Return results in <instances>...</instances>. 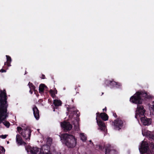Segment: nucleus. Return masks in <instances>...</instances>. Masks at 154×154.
Returning a JSON list of instances; mask_svg holds the SVG:
<instances>
[{
	"instance_id": "20e7f679",
	"label": "nucleus",
	"mask_w": 154,
	"mask_h": 154,
	"mask_svg": "<svg viewBox=\"0 0 154 154\" xmlns=\"http://www.w3.org/2000/svg\"><path fill=\"white\" fill-rule=\"evenodd\" d=\"M68 111L69 113V116L71 118H73L74 116L75 115L76 116V119H74L72 122V125L74 127V128L75 130H77L78 128L79 125V120L78 119V118L79 116V113H78V110L74 107L70 108L68 109Z\"/></svg>"
},
{
	"instance_id": "a18cd8bd",
	"label": "nucleus",
	"mask_w": 154,
	"mask_h": 154,
	"mask_svg": "<svg viewBox=\"0 0 154 154\" xmlns=\"http://www.w3.org/2000/svg\"><path fill=\"white\" fill-rule=\"evenodd\" d=\"M78 87H80V86H78Z\"/></svg>"
},
{
	"instance_id": "2eb2a0df",
	"label": "nucleus",
	"mask_w": 154,
	"mask_h": 154,
	"mask_svg": "<svg viewBox=\"0 0 154 154\" xmlns=\"http://www.w3.org/2000/svg\"><path fill=\"white\" fill-rule=\"evenodd\" d=\"M48 89L47 86L44 84H41L39 85V91L40 93H43L44 92V90L46 89V90Z\"/></svg>"
},
{
	"instance_id": "58836bf2",
	"label": "nucleus",
	"mask_w": 154,
	"mask_h": 154,
	"mask_svg": "<svg viewBox=\"0 0 154 154\" xmlns=\"http://www.w3.org/2000/svg\"><path fill=\"white\" fill-rule=\"evenodd\" d=\"M23 144L24 145H26V143L25 142H24V141H23Z\"/></svg>"
},
{
	"instance_id": "72a5a7b5",
	"label": "nucleus",
	"mask_w": 154,
	"mask_h": 154,
	"mask_svg": "<svg viewBox=\"0 0 154 154\" xmlns=\"http://www.w3.org/2000/svg\"><path fill=\"white\" fill-rule=\"evenodd\" d=\"M113 115L115 118H116L117 116L116 113H113Z\"/></svg>"
},
{
	"instance_id": "f3484780",
	"label": "nucleus",
	"mask_w": 154,
	"mask_h": 154,
	"mask_svg": "<svg viewBox=\"0 0 154 154\" xmlns=\"http://www.w3.org/2000/svg\"><path fill=\"white\" fill-rule=\"evenodd\" d=\"M16 141L18 145H21L23 144V140L21 136L19 134L16 135Z\"/></svg>"
},
{
	"instance_id": "7c9ffc66",
	"label": "nucleus",
	"mask_w": 154,
	"mask_h": 154,
	"mask_svg": "<svg viewBox=\"0 0 154 154\" xmlns=\"http://www.w3.org/2000/svg\"><path fill=\"white\" fill-rule=\"evenodd\" d=\"M150 146L152 147V148L153 149L154 148V143L153 142H151L150 144Z\"/></svg>"
},
{
	"instance_id": "ea45409f",
	"label": "nucleus",
	"mask_w": 154,
	"mask_h": 154,
	"mask_svg": "<svg viewBox=\"0 0 154 154\" xmlns=\"http://www.w3.org/2000/svg\"><path fill=\"white\" fill-rule=\"evenodd\" d=\"M57 91L56 90V91H55V92H54V93H55V94H57Z\"/></svg>"
},
{
	"instance_id": "1a4fd4ad",
	"label": "nucleus",
	"mask_w": 154,
	"mask_h": 154,
	"mask_svg": "<svg viewBox=\"0 0 154 154\" xmlns=\"http://www.w3.org/2000/svg\"><path fill=\"white\" fill-rule=\"evenodd\" d=\"M60 125L61 127L65 131H69L72 128V125L69 122H67L65 121L61 123Z\"/></svg>"
},
{
	"instance_id": "4be33fe9",
	"label": "nucleus",
	"mask_w": 154,
	"mask_h": 154,
	"mask_svg": "<svg viewBox=\"0 0 154 154\" xmlns=\"http://www.w3.org/2000/svg\"><path fill=\"white\" fill-rule=\"evenodd\" d=\"M8 67L6 65H5L3 67V68L0 70V72L2 73L5 72H6L7 69H8Z\"/></svg>"
},
{
	"instance_id": "aec40b11",
	"label": "nucleus",
	"mask_w": 154,
	"mask_h": 154,
	"mask_svg": "<svg viewBox=\"0 0 154 154\" xmlns=\"http://www.w3.org/2000/svg\"><path fill=\"white\" fill-rule=\"evenodd\" d=\"M146 135L151 140H154V134L150 131H148L146 133Z\"/></svg>"
},
{
	"instance_id": "cd10ccee",
	"label": "nucleus",
	"mask_w": 154,
	"mask_h": 154,
	"mask_svg": "<svg viewBox=\"0 0 154 154\" xmlns=\"http://www.w3.org/2000/svg\"><path fill=\"white\" fill-rule=\"evenodd\" d=\"M52 142V139L51 138H48L47 140V143L49 145L51 144Z\"/></svg>"
},
{
	"instance_id": "c85d7f7f",
	"label": "nucleus",
	"mask_w": 154,
	"mask_h": 154,
	"mask_svg": "<svg viewBox=\"0 0 154 154\" xmlns=\"http://www.w3.org/2000/svg\"><path fill=\"white\" fill-rule=\"evenodd\" d=\"M1 151H2V152H5V149L3 147L0 146V152H1Z\"/></svg>"
},
{
	"instance_id": "f03ea898",
	"label": "nucleus",
	"mask_w": 154,
	"mask_h": 154,
	"mask_svg": "<svg viewBox=\"0 0 154 154\" xmlns=\"http://www.w3.org/2000/svg\"><path fill=\"white\" fill-rule=\"evenodd\" d=\"M61 139L63 141L66 145L68 148H74L76 145L77 139L72 134H62Z\"/></svg>"
},
{
	"instance_id": "e433bc0d",
	"label": "nucleus",
	"mask_w": 154,
	"mask_h": 154,
	"mask_svg": "<svg viewBox=\"0 0 154 154\" xmlns=\"http://www.w3.org/2000/svg\"><path fill=\"white\" fill-rule=\"evenodd\" d=\"M6 119V117H2V119L3 122H4V121H5L4 120L5 119Z\"/></svg>"
},
{
	"instance_id": "6e6552de",
	"label": "nucleus",
	"mask_w": 154,
	"mask_h": 154,
	"mask_svg": "<svg viewBox=\"0 0 154 154\" xmlns=\"http://www.w3.org/2000/svg\"><path fill=\"white\" fill-rule=\"evenodd\" d=\"M138 119L140 117V120L143 125L145 126L149 125H150L151 123V119H148L144 116V114L143 115H141L140 117L138 116Z\"/></svg>"
},
{
	"instance_id": "c756f323",
	"label": "nucleus",
	"mask_w": 154,
	"mask_h": 154,
	"mask_svg": "<svg viewBox=\"0 0 154 154\" xmlns=\"http://www.w3.org/2000/svg\"><path fill=\"white\" fill-rule=\"evenodd\" d=\"M7 136L8 135H2L1 136V137L2 139H5L7 137Z\"/></svg>"
},
{
	"instance_id": "f257e3e1",
	"label": "nucleus",
	"mask_w": 154,
	"mask_h": 154,
	"mask_svg": "<svg viewBox=\"0 0 154 154\" xmlns=\"http://www.w3.org/2000/svg\"><path fill=\"white\" fill-rule=\"evenodd\" d=\"M141 91L137 92L130 98V100L132 103L137 104V112L135 114V118L137 119L138 116L140 117L143 115L146 110L142 106L140 105L142 104L143 99L142 98Z\"/></svg>"
},
{
	"instance_id": "423d86ee",
	"label": "nucleus",
	"mask_w": 154,
	"mask_h": 154,
	"mask_svg": "<svg viewBox=\"0 0 154 154\" xmlns=\"http://www.w3.org/2000/svg\"><path fill=\"white\" fill-rule=\"evenodd\" d=\"M49 147L47 146H44L42 147V150L43 151V149L44 150L42 152L41 149L37 147H33L30 149V152L31 154H51L49 153Z\"/></svg>"
},
{
	"instance_id": "b1692460",
	"label": "nucleus",
	"mask_w": 154,
	"mask_h": 154,
	"mask_svg": "<svg viewBox=\"0 0 154 154\" xmlns=\"http://www.w3.org/2000/svg\"><path fill=\"white\" fill-rule=\"evenodd\" d=\"M81 140L83 141H85L87 139L86 137L84 135V134L82 133L81 134Z\"/></svg>"
},
{
	"instance_id": "0eeeda50",
	"label": "nucleus",
	"mask_w": 154,
	"mask_h": 154,
	"mask_svg": "<svg viewBox=\"0 0 154 154\" xmlns=\"http://www.w3.org/2000/svg\"><path fill=\"white\" fill-rule=\"evenodd\" d=\"M112 122L113 123L114 129L116 130L121 129L123 126V122L119 118L117 119Z\"/></svg>"
},
{
	"instance_id": "ddd939ff",
	"label": "nucleus",
	"mask_w": 154,
	"mask_h": 154,
	"mask_svg": "<svg viewBox=\"0 0 154 154\" xmlns=\"http://www.w3.org/2000/svg\"><path fill=\"white\" fill-rule=\"evenodd\" d=\"M142 97H144L145 100H149L152 99L153 97L150 95H148L147 92L145 91H141Z\"/></svg>"
},
{
	"instance_id": "a211bd4d",
	"label": "nucleus",
	"mask_w": 154,
	"mask_h": 154,
	"mask_svg": "<svg viewBox=\"0 0 154 154\" xmlns=\"http://www.w3.org/2000/svg\"><path fill=\"white\" fill-rule=\"evenodd\" d=\"M7 58V61L5 63V65H6L8 67L11 66V57L8 55L6 56Z\"/></svg>"
},
{
	"instance_id": "4468645a",
	"label": "nucleus",
	"mask_w": 154,
	"mask_h": 154,
	"mask_svg": "<svg viewBox=\"0 0 154 154\" xmlns=\"http://www.w3.org/2000/svg\"><path fill=\"white\" fill-rule=\"evenodd\" d=\"M62 104V102L60 100L55 99L54 100L53 104L55 106V108L54 107L53 105H51L53 107V111H55V109H57L58 106H60Z\"/></svg>"
},
{
	"instance_id": "c9c22d12",
	"label": "nucleus",
	"mask_w": 154,
	"mask_h": 154,
	"mask_svg": "<svg viewBox=\"0 0 154 154\" xmlns=\"http://www.w3.org/2000/svg\"><path fill=\"white\" fill-rule=\"evenodd\" d=\"M6 119V117H2V119L3 122H4V121H5L4 120L5 119Z\"/></svg>"
},
{
	"instance_id": "4c0bfd02",
	"label": "nucleus",
	"mask_w": 154,
	"mask_h": 154,
	"mask_svg": "<svg viewBox=\"0 0 154 154\" xmlns=\"http://www.w3.org/2000/svg\"><path fill=\"white\" fill-rule=\"evenodd\" d=\"M32 89H30V90L29 91L30 93V94H32L33 93V91L32 90Z\"/></svg>"
},
{
	"instance_id": "c03bdc74",
	"label": "nucleus",
	"mask_w": 154,
	"mask_h": 154,
	"mask_svg": "<svg viewBox=\"0 0 154 154\" xmlns=\"http://www.w3.org/2000/svg\"><path fill=\"white\" fill-rule=\"evenodd\" d=\"M0 154H1V152H0Z\"/></svg>"
},
{
	"instance_id": "412c9836",
	"label": "nucleus",
	"mask_w": 154,
	"mask_h": 154,
	"mask_svg": "<svg viewBox=\"0 0 154 154\" xmlns=\"http://www.w3.org/2000/svg\"><path fill=\"white\" fill-rule=\"evenodd\" d=\"M29 86L30 89H32L35 91V87L33 85L32 83L29 82L28 84Z\"/></svg>"
},
{
	"instance_id": "f8f14e48",
	"label": "nucleus",
	"mask_w": 154,
	"mask_h": 154,
	"mask_svg": "<svg viewBox=\"0 0 154 154\" xmlns=\"http://www.w3.org/2000/svg\"><path fill=\"white\" fill-rule=\"evenodd\" d=\"M34 116L35 119L38 120L39 118V111L35 105H34L32 107Z\"/></svg>"
},
{
	"instance_id": "bb28decb",
	"label": "nucleus",
	"mask_w": 154,
	"mask_h": 154,
	"mask_svg": "<svg viewBox=\"0 0 154 154\" xmlns=\"http://www.w3.org/2000/svg\"><path fill=\"white\" fill-rule=\"evenodd\" d=\"M50 92L51 94L52 97L54 98L55 96V93H54V91L51 89L50 91Z\"/></svg>"
},
{
	"instance_id": "5701e85b",
	"label": "nucleus",
	"mask_w": 154,
	"mask_h": 154,
	"mask_svg": "<svg viewBox=\"0 0 154 154\" xmlns=\"http://www.w3.org/2000/svg\"><path fill=\"white\" fill-rule=\"evenodd\" d=\"M3 124L7 128H9L10 125V123L6 121H5L4 122H3Z\"/></svg>"
},
{
	"instance_id": "6ab92c4d",
	"label": "nucleus",
	"mask_w": 154,
	"mask_h": 154,
	"mask_svg": "<svg viewBox=\"0 0 154 154\" xmlns=\"http://www.w3.org/2000/svg\"><path fill=\"white\" fill-rule=\"evenodd\" d=\"M114 82H116L114 81L113 80L111 81L107 80L105 81V83L108 86L110 85L112 87H116V85L115 84L113 83Z\"/></svg>"
},
{
	"instance_id": "a878e982",
	"label": "nucleus",
	"mask_w": 154,
	"mask_h": 154,
	"mask_svg": "<svg viewBox=\"0 0 154 154\" xmlns=\"http://www.w3.org/2000/svg\"><path fill=\"white\" fill-rule=\"evenodd\" d=\"M113 83L115 84V87L117 88H119V87L121 85V84L120 83L118 82H114Z\"/></svg>"
},
{
	"instance_id": "473e14b6",
	"label": "nucleus",
	"mask_w": 154,
	"mask_h": 154,
	"mask_svg": "<svg viewBox=\"0 0 154 154\" xmlns=\"http://www.w3.org/2000/svg\"><path fill=\"white\" fill-rule=\"evenodd\" d=\"M41 79H45V76L44 75L42 74Z\"/></svg>"
},
{
	"instance_id": "9d476101",
	"label": "nucleus",
	"mask_w": 154,
	"mask_h": 154,
	"mask_svg": "<svg viewBox=\"0 0 154 154\" xmlns=\"http://www.w3.org/2000/svg\"><path fill=\"white\" fill-rule=\"evenodd\" d=\"M96 117L97 118H101L103 120L106 121L108 120L109 117L108 115L105 112H101L100 113L99 112H97L96 114Z\"/></svg>"
},
{
	"instance_id": "9b49d317",
	"label": "nucleus",
	"mask_w": 154,
	"mask_h": 154,
	"mask_svg": "<svg viewBox=\"0 0 154 154\" xmlns=\"http://www.w3.org/2000/svg\"><path fill=\"white\" fill-rule=\"evenodd\" d=\"M96 119L98 125L100 128V129L101 131H104L105 129V125L104 122L100 119L96 117Z\"/></svg>"
},
{
	"instance_id": "f704fd0d",
	"label": "nucleus",
	"mask_w": 154,
	"mask_h": 154,
	"mask_svg": "<svg viewBox=\"0 0 154 154\" xmlns=\"http://www.w3.org/2000/svg\"><path fill=\"white\" fill-rule=\"evenodd\" d=\"M103 111H105V112H106L107 110L106 107H105L104 109H103Z\"/></svg>"
},
{
	"instance_id": "a19ab883",
	"label": "nucleus",
	"mask_w": 154,
	"mask_h": 154,
	"mask_svg": "<svg viewBox=\"0 0 154 154\" xmlns=\"http://www.w3.org/2000/svg\"><path fill=\"white\" fill-rule=\"evenodd\" d=\"M9 143V141H7V143L8 144V143Z\"/></svg>"
},
{
	"instance_id": "79ce46f5",
	"label": "nucleus",
	"mask_w": 154,
	"mask_h": 154,
	"mask_svg": "<svg viewBox=\"0 0 154 154\" xmlns=\"http://www.w3.org/2000/svg\"><path fill=\"white\" fill-rule=\"evenodd\" d=\"M76 88H77V86H76V88H75V90H76Z\"/></svg>"
},
{
	"instance_id": "7ed1b4c3",
	"label": "nucleus",
	"mask_w": 154,
	"mask_h": 154,
	"mask_svg": "<svg viewBox=\"0 0 154 154\" xmlns=\"http://www.w3.org/2000/svg\"><path fill=\"white\" fill-rule=\"evenodd\" d=\"M7 94L6 92V91L4 90L3 91H1L0 93V97L1 99L0 100V102L1 105L0 108L1 110H3L2 111L3 117H6V118L8 117L7 114L8 105H7Z\"/></svg>"
},
{
	"instance_id": "2f4dec72",
	"label": "nucleus",
	"mask_w": 154,
	"mask_h": 154,
	"mask_svg": "<svg viewBox=\"0 0 154 154\" xmlns=\"http://www.w3.org/2000/svg\"><path fill=\"white\" fill-rule=\"evenodd\" d=\"M110 152V150H109V149H108V148L106 149L105 154H106V153L107 152Z\"/></svg>"
},
{
	"instance_id": "dca6fc26",
	"label": "nucleus",
	"mask_w": 154,
	"mask_h": 154,
	"mask_svg": "<svg viewBox=\"0 0 154 154\" xmlns=\"http://www.w3.org/2000/svg\"><path fill=\"white\" fill-rule=\"evenodd\" d=\"M141 146L144 153H146L149 150V147L147 143H145L144 144H142Z\"/></svg>"
},
{
	"instance_id": "39448f33",
	"label": "nucleus",
	"mask_w": 154,
	"mask_h": 154,
	"mask_svg": "<svg viewBox=\"0 0 154 154\" xmlns=\"http://www.w3.org/2000/svg\"><path fill=\"white\" fill-rule=\"evenodd\" d=\"M17 129L18 132L21 134L24 138L26 140L28 139L30 140L31 133L32 131L30 127H27L23 129L21 127H18Z\"/></svg>"
},
{
	"instance_id": "37998d69",
	"label": "nucleus",
	"mask_w": 154,
	"mask_h": 154,
	"mask_svg": "<svg viewBox=\"0 0 154 154\" xmlns=\"http://www.w3.org/2000/svg\"><path fill=\"white\" fill-rule=\"evenodd\" d=\"M103 93H102V94H103Z\"/></svg>"
},
{
	"instance_id": "393cba45",
	"label": "nucleus",
	"mask_w": 154,
	"mask_h": 154,
	"mask_svg": "<svg viewBox=\"0 0 154 154\" xmlns=\"http://www.w3.org/2000/svg\"><path fill=\"white\" fill-rule=\"evenodd\" d=\"M1 108H0V123H2V122L3 123V122L2 119V117H3V115L2 112L3 110H1Z\"/></svg>"
}]
</instances>
